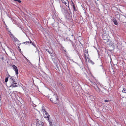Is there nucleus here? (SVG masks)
I'll list each match as a JSON object with an SVG mask.
<instances>
[{"mask_svg": "<svg viewBox=\"0 0 126 126\" xmlns=\"http://www.w3.org/2000/svg\"><path fill=\"white\" fill-rule=\"evenodd\" d=\"M46 51L49 54H51V53H52V51H49V50L48 49H46Z\"/></svg>", "mask_w": 126, "mask_h": 126, "instance_id": "obj_24", "label": "nucleus"}, {"mask_svg": "<svg viewBox=\"0 0 126 126\" xmlns=\"http://www.w3.org/2000/svg\"><path fill=\"white\" fill-rule=\"evenodd\" d=\"M88 59V62L89 63H91L92 64H94V63L92 61L90 60L89 58V59Z\"/></svg>", "mask_w": 126, "mask_h": 126, "instance_id": "obj_15", "label": "nucleus"}, {"mask_svg": "<svg viewBox=\"0 0 126 126\" xmlns=\"http://www.w3.org/2000/svg\"><path fill=\"white\" fill-rule=\"evenodd\" d=\"M8 77H7L5 78V82H6L8 81Z\"/></svg>", "mask_w": 126, "mask_h": 126, "instance_id": "obj_26", "label": "nucleus"}, {"mask_svg": "<svg viewBox=\"0 0 126 126\" xmlns=\"http://www.w3.org/2000/svg\"><path fill=\"white\" fill-rule=\"evenodd\" d=\"M69 41L71 42V44L73 46V45L74 44L73 42V41H72L70 40H69Z\"/></svg>", "mask_w": 126, "mask_h": 126, "instance_id": "obj_30", "label": "nucleus"}, {"mask_svg": "<svg viewBox=\"0 0 126 126\" xmlns=\"http://www.w3.org/2000/svg\"><path fill=\"white\" fill-rule=\"evenodd\" d=\"M30 40V42L29 41H28V42L26 41L25 42H24L23 43L24 44H25V43H26V44H27L28 43H30L31 44H32V45H33V46L34 47H36V45L34 44V42L33 43V42L32 41H31V40Z\"/></svg>", "mask_w": 126, "mask_h": 126, "instance_id": "obj_11", "label": "nucleus"}, {"mask_svg": "<svg viewBox=\"0 0 126 126\" xmlns=\"http://www.w3.org/2000/svg\"><path fill=\"white\" fill-rule=\"evenodd\" d=\"M35 47L36 48V51L35 52V53H36V52H37L38 53V55H39V57H40V56H39V50L37 49V48L36 47Z\"/></svg>", "mask_w": 126, "mask_h": 126, "instance_id": "obj_19", "label": "nucleus"}, {"mask_svg": "<svg viewBox=\"0 0 126 126\" xmlns=\"http://www.w3.org/2000/svg\"><path fill=\"white\" fill-rule=\"evenodd\" d=\"M12 67L13 69L15 71L16 74L17 75L18 74V71L17 67L15 65H12Z\"/></svg>", "mask_w": 126, "mask_h": 126, "instance_id": "obj_7", "label": "nucleus"}, {"mask_svg": "<svg viewBox=\"0 0 126 126\" xmlns=\"http://www.w3.org/2000/svg\"><path fill=\"white\" fill-rule=\"evenodd\" d=\"M126 91V90L125 89H123L122 91V92L123 93H125L126 94V92L125 91Z\"/></svg>", "mask_w": 126, "mask_h": 126, "instance_id": "obj_25", "label": "nucleus"}, {"mask_svg": "<svg viewBox=\"0 0 126 126\" xmlns=\"http://www.w3.org/2000/svg\"><path fill=\"white\" fill-rule=\"evenodd\" d=\"M47 120L49 122L50 126H55L56 123L53 122V121L50 120L49 119H47Z\"/></svg>", "mask_w": 126, "mask_h": 126, "instance_id": "obj_6", "label": "nucleus"}, {"mask_svg": "<svg viewBox=\"0 0 126 126\" xmlns=\"http://www.w3.org/2000/svg\"><path fill=\"white\" fill-rule=\"evenodd\" d=\"M89 80L90 82V85L94 88L97 93L101 94H106L108 93V90L101 85L99 86L98 84V85L95 82L92 81L90 79H89Z\"/></svg>", "mask_w": 126, "mask_h": 126, "instance_id": "obj_1", "label": "nucleus"}, {"mask_svg": "<svg viewBox=\"0 0 126 126\" xmlns=\"http://www.w3.org/2000/svg\"><path fill=\"white\" fill-rule=\"evenodd\" d=\"M79 57L80 58V59H81L80 57V56H79Z\"/></svg>", "mask_w": 126, "mask_h": 126, "instance_id": "obj_35", "label": "nucleus"}, {"mask_svg": "<svg viewBox=\"0 0 126 126\" xmlns=\"http://www.w3.org/2000/svg\"><path fill=\"white\" fill-rule=\"evenodd\" d=\"M19 51H21V49H19Z\"/></svg>", "mask_w": 126, "mask_h": 126, "instance_id": "obj_36", "label": "nucleus"}, {"mask_svg": "<svg viewBox=\"0 0 126 126\" xmlns=\"http://www.w3.org/2000/svg\"><path fill=\"white\" fill-rule=\"evenodd\" d=\"M14 92H16L15 91H13V92H12V93H14Z\"/></svg>", "mask_w": 126, "mask_h": 126, "instance_id": "obj_34", "label": "nucleus"}, {"mask_svg": "<svg viewBox=\"0 0 126 126\" xmlns=\"http://www.w3.org/2000/svg\"><path fill=\"white\" fill-rule=\"evenodd\" d=\"M52 53H51V54H50V56L52 57H53V55L52 54V53H53V51H52Z\"/></svg>", "mask_w": 126, "mask_h": 126, "instance_id": "obj_32", "label": "nucleus"}, {"mask_svg": "<svg viewBox=\"0 0 126 126\" xmlns=\"http://www.w3.org/2000/svg\"><path fill=\"white\" fill-rule=\"evenodd\" d=\"M9 75V76H10L9 75Z\"/></svg>", "mask_w": 126, "mask_h": 126, "instance_id": "obj_40", "label": "nucleus"}, {"mask_svg": "<svg viewBox=\"0 0 126 126\" xmlns=\"http://www.w3.org/2000/svg\"><path fill=\"white\" fill-rule=\"evenodd\" d=\"M43 113L44 114V117L47 118V119H49V117H50V116L46 111L45 112Z\"/></svg>", "mask_w": 126, "mask_h": 126, "instance_id": "obj_8", "label": "nucleus"}, {"mask_svg": "<svg viewBox=\"0 0 126 126\" xmlns=\"http://www.w3.org/2000/svg\"><path fill=\"white\" fill-rule=\"evenodd\" d=\"M84 53H85L84 54V55L85 59L86 61H87V59H89V57L87 50H85L84 51Z\"/></svg>", "mask_w": 126, "mask_h": 126, "instance_id": "obj_5", "label": "nucleus"}, {"mask_svg": "<svg viewBox=\"0 0 126 126\" xmlns=\"http://www.w3.org/2000/svg\"><path fill=\"white\" fill-rule=\"evenodd\" d=\"M18 84L16 82H15L11 84V85L10 86V87H17L18 86Z\"/></svg>", "mask_w": 126, "mask_h": 126, "instance_id": "obj_10", "label": "nucleus"}, {"mask_svg": "<svg viewBox=\"0 0 126 126\" xmlns=\"http://www.w3.org/2000/svg\"><path fill=\"white\" fill-rule=\"evenodd\" d=\"M71 5L72 6H73H73H75V5L74 4L73 2L72 1H71Z\"/></svg>", "mask_w": 126, "mask_h": 126, "instance_id": "obj_27", "label": "nucleus"}, {"mask_svg": "<svg viewBox=\"0 0 126 126\" xmlns=\"http://www.w3.org/2000/svg\"><path fill=\"white\" fill-rule=\"evenodd\" d=\"M105 102H108L109 101L107 100H105Z\"/></svg>", "mask_w": 126, "mask_h": 126, "instance_id": "obj_33", "label": "nucleus"}, {"mask_svg": "<svg viewBox=\"0 0 126 126\" xmlns=\"http://www.w3.org/2000/svg\"><path fill=\"white\" fill-rule=\"evenodd\" d=\"M89 98L92 101L94 100L95 99L94 97L92 95H90L89 96Z\"/></svg>", "mask_w": 126, "mask_h": 126, "instance_id": "obj_14", "label": "nucleus"}, {"mask_svg": "<svg viewBox=\"0 0 126 126\" xmlns=\"http://www.w3.org/2000/svg\"><path fill=\"white\" fill-rule=\"evenodd\" d=\"M56 24V23H52L51 24L52 25L53 27H54L55 26V24Z\"/></svg>", "mask_w": 126, "mask_h": 126, "instance_id": "obj_29", "label": "nucleus"}, {"mask_svg": "<svg viewBox=\"0 0 126 126\" xmlns=\"http://www.w3.org/2000/svg\"><path fill=\"white\" fill-rule=\"evenodd\" d=\"M50 100L53 103L55 104H58L59 103V99L57 95L54 94L52 97L50 99Z\"/></svg>", "mask_w": 126, "mask_h": 126, "instance_id": "obj_3", "label": "nucleus"}, {"mask_svg": "<svg viewBox=\"0 0 126 126\" xmlns=\"http://www.w3.org/2000/svg\"><path fill=\"white\" fill-rule=\"evenodd\" d=\"M41 124H37V126H44V124L43 123H41Z\"/></svg>", "mask_w": 126, "mask_h": 126, "instance_id": "obj_18", "label": "nucleus"}, {"mask_svg": "<svg viewBox=\"0 0 126 126\" xmlns=\"http://www.w3.org/2000/svg\"><path fill=\"white\" fill-rule=\"evenodd\" d=\"M25 58L26 59V60L28 62V63H29L31 65H32V63L30 62V61L29 60H28L26 57H25Z\"/></svg>", "mask_w": 126, "mask_h": 126, "instance_id": "obj_22", "label": "nucleus"}, {"mask_svg": "<svg viewBox=\"0 0 126 126\" xmlns=\"http://www.w3.org/2000/svg\"><path fill=\"white\" fill-rule=\"evenodd\" d=\"M10 79L12 80L13 83H14L16 82L15 80L12 77Z\"/></svg>", "mask_w": 126, "mask_h": 126, "instance_id": "obj_20", "label": "nucleus"}, {"mask_svg": "<svg viewBox=\"0 0 126 126\" xmlns=\"http://www.w3.org/2000/svg\"><path fill=\"white\" fill-rule=\"evenodd\" d=\"M56 24H58V22H56Z\"/></svg>", "mask_w": 126, "mask_h": 126, "instance_id": "obj_37", "label": "nucleus"}, {"mask_svg": "<svg viewBox=\"0 0 126 126\" xmlns=\"http://www.w3.org/2000/svg\"><path fill=\"white\" fill-rule=\"evenodd\" d=\"M125 17L122 15L121 16V18H120V19L119 20L122 22H124L123 21H124V20L125 19Z\"/></svg>", "mask_w": 126, "mask_h": 126, "instance_id": "obj_9", "label": "nucleus"}, {"mask_svg": "<svg viewBox=\"0 0 126 126\" xmlns=\"http://www.w3.org/2000/svg\"><path fill=\"white\" fill-rule=\"evenodd\" d=\"M64 51H65V52H66V51L65 50H64Z\"/></svg>", "mask_w": 126, "mask_h": 126, "instance_id": "obj_39", "label": "nucleus"}, {"mask_svg": "<svg viewBox=\"0 0 126 126\" xmlns=\"http://www.w3.org/2000/svg\"><path fill=\"white\" fill-rule=\"evenodd\" d=\"M14 0L16 1H17L19 3H20L21 2L20 0Z\"/></svg>", "mask_w": 126, "mask_h": 126, "instance_id": "obj_31", "label": "nucleus"}, {"mask_svg": "<svg viewBox=\"0 0 126 126\" xmlns=\"http://www.w3.org/2000/svg\"><path fill=\"white\" fill-rule=\"evenodd\" d=\"M10 51L13 56H15V54L12 49H10Z\"/></svg>", "mask_w": 126, "mask_h": 126, "instance_id": "obj_17", "label": "nucleus"}, {"mask_svg": "<svg viewBox=\"0 0 126 126\" xmlns=\"http://www.w3.org/2000/svg\"><path fill=\"white\" fill-rule=\"evenodd\" d=\"M2 60H3V58H2Z\"/></svg>", "mask_w": 126, "mask_h": 126, "instance_id": "obj_38", "label": "nucleus"}, {"mask_svg": "<svg viewBox=\"0 0 126 126\" xmlns=\"http://www.w3.org/2000/svg\"><path fill=\"white\" fill-rule=\"evenodd\" d=\"M62 2L66 6L68 7V10L69 11H70V9L69 8V2L67 0H61Z\"/></svg>", "mask_w": 126, "mask_h": 126, "instance_id": "obj_4", "label": "nucleus"}, {"mask_svg": "<svg viewBox=\"0 0 126 126\" xmlns=\"http://www.w3.org/2000/svg\"><path fill=\"white\" fill-rule=\"evenodd\" d=\"M122 15L120 14H119L117 15L116 16V18H117L119 20V19H120V18H121V16Z\"/></svg>", "mask_w": 126, "mask_h": 126, "instance_id": "obj_13", "label": "nucleus"}, {"mask_svg": "<svg viewBox=\"0 0 126 126\" xmlns=\"http://www.w3.org/2000/svg\"><path fill=\"white\" fill-rule=\"evenodd\" d=\"M42 111L43 112V113H44L46 111L45 110V109L44 108V107H43L42 108Z\"/></svg>", "mask_w": 126, "mask_h": 126, "instance_id": "obj_21", "label": "nucleus"}, {"mask_svg": "<svg viewBox=\"0 0 126 126\" xmlns=\"http://www.w3.org/2000/svg\"><path fill=\"white\" fill-rule=\"evenodd\" d=\"M73 9L75 11H76L77 10L76 9V7H75V6H73Z\"/></svg>", "mask_w": 126, "mask_h": 126, "instance_id": "obj_28", "label": "nucleus"}, {"mask_svg": "<svg viewBox=\"0 0 126 126\" xmlns=\"http://www.w3.org/2000/svg\"><path fill=\"white\" fill-rule=\"evenodd\" d=\"M60 7L61 8V10L63 13L64 14L65 18L71 21L72 19V16H70V14L66 10L64 7L60 5Z\"/></svg>", "mask_w": 126, "mask_h": 126, "instance_id": "obj_2", "label": "nucleus"}, {"mask_svg": "<svg viewBox=\"0 0 126 126\" xmlns=\"http://www.w3.org/2000/svg\"><path fill=\"white\" fill-rule=\"evenodd\" d=\"M9 34L10 35V36L13 39L14 37V36L13 35V34H12L11 33V32L10 31L9 32Z\"/></svg>", "mask_w": 126, "mask_h": 126, "instance_id": "obj_16", "label": "nucleus"}, {"mask_svg": "<svg viewBox=\"0 0 126 126\" xmlns=\"http://www.w3.org/2000/svg\"><path fill=\"white\" fill-rule=\"evenodd\" d=\"M112 21L114 22V24L115 25H118V23L117 22V20L115 18H113L112 19Z\"/></svg>", "mask_w": 126, "mask_h": 126, "instance_id": "obj_12", "label": "nucleus"}, {"mask_svg": "<svg viewBox=\"0 0 126 126\" xmlns=\"http://www.w3.org/2000/svg\"><path fill=\"white\" fill-rule=\"evenodd\" d=\"M13 39L15 42H17V41H18V40H17V39L15 37Z\"/></svg>", "mask_w": 126, "mask_h": 126, "instance_id": "obj_23", "label": "nucleus"}]
</instances>
